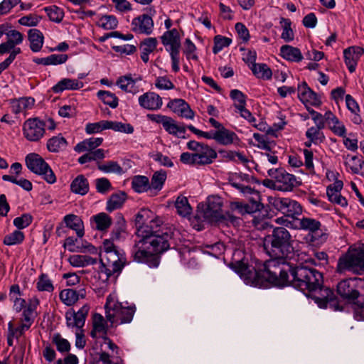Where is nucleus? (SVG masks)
I'll return each mask as SVG.
<instances>
[{
	"instance_id": "59",
	"label": "nucleus",
	"mask_w": 364,
	"mask_h": 364,
	"mask_svg": "<svg viewBox=\"0 0 364 364\" xmlns=\"http://www.w3.org/2000/svg\"><path fill=\"white\" fill-rule=\"evenodd\" d=\"M108 120H102L95 123H88L85 127V132L88 134L99 133L108 129Z\"/></svg>"
},
{
	"instance_id": "47",
	"label": "nucleus",
	"mask_w": 364,
	"mask_h": 364,
	"mask_svg": "<svg viewBox=\"0 0 364 364\" xmlns=\"http://www.w3.org/2000/svg\"><path fill=\"white\" fill-rule=\"evenodd\" d=\"M250 68L253 74L259 78L269 80L272 77V70L264 63H254Z\"/></svg>"
},
{
	"instance_id": "60",
	"label": "nucleus",
	"mask_w": 364,
	"mask_h": 364,
	"mask_svg": "<svg viewBox=\"0 0 364 364\" xmlns=\"http://www.w3.org/2000/svg\"><path fill=\"white\" fill-rule=\"evenodd\" d=\"M107 126L108 129H112L115 132H120L127 134H132L134 132L133 127L129 124L108 120Z\"/></svg>"
},
{
	"instance_id": "38",
	"label": "nucleus",
	"mask_w": 364,
	"mask_h": 364,
	"mask_svg": "<svg viewBox=\"0 0 364 364\" xmlns=\"http://www.w3.org/2000/svg\"><path fill=\"white\" fill-rule=\"evenodd\" d=\"M64 222L66 226L75 230L79 237L84 235V225L82 220L77 215L69 214L64 217Z\"/></svg>"
},
{
	"instance_id": "41",
	"label": "nucleus",
	"mask_w": 364,
	"mask_h": 364,
	"mask_svg": "<svg viewBox=\"0 0 364 364\" xmlns=\"http://www.w3.org/2000/svg\"><path fill=\"white\" fill-rule=\"evenodd\" d=\"M324 127L325 124H321L309 127L305 133L306 137L308 139H311L314 144H319L323 142L325 140V135L322 129Z\"/></svg>"
},
{
	"instance_id": "44",
	"label": "nucleus",
	"mask_w": 364,
	"mask_h": 364,
	"mask_svg": "<svg viewBox=\"0 0 364 364\" xmlns=\"http://www.w3.org/2000/svg\"><path fill=\"white\" fill-rule=\"evenodd\" d=\"M68 262L74 267H84L95 264L97 259L85 255H73L70 256Z\"/></svg>"
},
{
	"instance_id": "7",
	"label": "nucleus",
	"mask_w": 364,
	"mask_h": 364,
	"mask_svg": "<svg viewBox=\"0 0 364 364\" xmlns=\"http://www.w3.org/2000/svg\"><path fill=\"white\" fill-rule=\"evenodd\" d=\"M166 50L169 53L173 72L178 73L180 70V49L181 46V36L176 28L168 30L160 37Z\"/></svg>"
},
{
	"instance_id": "52",
	"label": "nucleus",
	"mask_w": 364,
	"mask_h": 364,
	"mask_svg": "<svg viewBox=\"0 0 364 364\" xmlns=\"http://www.w3.org/2000/svg\"><path fill=\"white\" fill-rule=\"evenodd\" d=\"M279 23L282 28L281 38L285 42H291L294 38V33L291 28V22L289 18H281Z\"/></svg>"
},
{
	"instance_id": "24",
	"label": "nucleus",
	"mask_w": 364,
	"mask_h": 364,
	"mask_svg": "<svg viewBox=\"0 0 364 364\" xmlns=\"http://www.w3.org/2000/svg\"><path fill=\"white\" fill-rule=\"evenodd\" d=\"M363 52V49L358 46L350 47L344 50L345 63L350 73H353L355 70L358 62Z\"/></svg>"
},
{
	"instance_id": "55",
	"label": "nucleus",
	"mask_w": 364,
	"mask_h": 364,
	"mask_svg": "<svg viewBox=\"0 0 364 364\" xmlns=\"http://www.w3.org/2000/svg\"><path fill=\"white\" fill-rule=\"evenodd\" d=\"M36 288L40 291L52 292L54 290L52 281L49 279L47 274H44L39 276L36 283Z\"/></svg>"
},
{
	"instance_id": "37",
	"label": "nucleus",
	"mask_w": 364,
	"mask_h": 364,
	"mask_svg": "<svg viewBox=\"0 0 364 364\" xmlns=\"http://www.w3.org/2000/svg\"><path fill=\"white\" fill-rule=\"evenodd\" d=\"M90 220L95 224V228L102 232L107 231L112 223L111 217L105 213L96 214Z\"/></svg>"
},
{
	"instance_id": "11",
	"label": "nucleus",
	"mask_w": 364,
	"mask_h": 364,
	"mask_svg": "<svg viewBox=\"0 0 364 364\" xmlns=\"http://www.w3.org/2000/svg\"><path fill=\"white\" fill-rule=\"evenodd\" d=\"M189 150L194 151L197 166H205L212 164L218 157L216 151L208 144L196 141H190L187 143Z\"/></svg>"
},
{
	"instance_id": "50",
	"label": "nucleus",
	"mask_w": 364,
	"mask_h": 364,
	"mask_svg": "<svg viewBox=\"0 0 364 364\" xmlns=\"http://www.w3.org/2000/svg\"><path fill=\"white\" fill-rule=\"evenodd\" d=\"M167 175L165 171H156L152 177L151 182L149 183L150 190H156L157 191L161 190L163 186L166 181Z\"/></svg>"
},
{
	"instance_id": "58",
	"label": "nucleus",
	"mask_w": 364,
	"mask_h": 364,
	"mask_svg": "<svg viewBox=\"0 0 364 364\" xmlns=\"http://www.w3.org/2000/svg\"><path fill=\"white\" fill-rule=\"evenodd\" d=\"M183 53L188 60H193L197 61L198 60L196 54V46L189 38H186L184 42Z\"/></svg>"
},
{
	"instance_id": "19",
	"label": "nucleus",
	"mask_w": 364,
	"mask_h": 364,
	"mask_svg": "<svg viewBox=\"0 0 364 364\" xmlns=\"http://www.w3.org/2000/svg\"><path fill=\"white\" fill-rule=\"evenodd\" d=\"M343 183L340 180H336L333 183L330 184L326 188V195L329 201L341 207L348 205L347 200L341 195Z\"/></svg>"
},
{
	"instance_id": "61",
	"label": "nucleus",
	"mask_w": 364,
	"mask_h": 364,
	"mask_svg": "<svg viewBox=\"0 0 364 364\" xmlns=\"http://www.w3.org/2000/svg\"><path fill=\"white\" fill-rule=\"evenodd\" d=\"M354 302V318L357 321H364V295H358Z\"/></svg>"
},
{
	"instance_id": "36",
	"label": "nucleus",
	"mask_w": 364,
	"mask_h": 364,
	"mask_svg": "<svg viewBox=\"0 0 364 364\" xmlns=\"http://www.w3.org/2000/svg\"><path fill=\"white\" fill-rule=\"evenodd\" d=\"M102 141L103 139L101 137H92L87 139L77 144L74 148V150L78 153L85 151L90 152L100 146L102 144Z\"/></svg>"
},
{
	"instance_id": "39",
	"label": "nucleus",
	"mask_w": 364,
	"mask_h": 364,
	"mask_svg": "<svg viewBox=\"0 0 364 364\" xmlns=\"http://www.w3.org/2000/svg\"><path fill=\"white\" fill-rule=\"evenodd\" d=\"M39 305V299L36 297L31 299L26 307L23 309L22 313V322L33 323L36 317V309Z\"/></svg>"
},
{
	"instance_id": "64",
	"label": "nucleus",
	"mask_w": 364,
	"mask_h": 364,
	"mask_svg": "<svg viewBox=\"0 0 364 364\" xmlns=\"http://www.w3.org/2000/svg\"><path fill=\"white\" fill-rule=\"evenodd\" d=\"M232 40L229 38L216 36L214 38V46L213 52L216 54L221 51L224 48L228 47L231 43Z\"/></svg>"
},
{
	"instance_id": "53",
	"label": "nucleus",
	"mask_w": 364,
	"mask_h": 364,
	"mask_svg": "<svg viewBox=\"0 0 364 364\" xmlns=\"http://www.w3.org/2000/svg\"><path fill=\"white\" fill-rule=\"evenodd\" d=\"M97 168L100 171L106 173H114L121 175L124 173L120 165L114 161H108L104 164H98Z\"/></svg>"
},
{
	"instance_id": "43",
	"label": "nucleus",
	"mask_w": 364,
	"mask_h": 364,
	"mask_svg": "<svg viewBox=\"0 0 364 364\" xmlns=\"http://www.w3.org/2000/svg\"><path fill=\"white\" fill-rule=\"evenodd\" d=\"M157 44L158 42L156 38H147L141 43V58L143 62L147 63L149 61V55L156 48Z\"/></svg>"
},
{
	"instance_id": "30",
	"label": "nucleus",
	"mask_w": 364,
	"mask_h": 364,
	"mask_svg": "<svg viewBox=\"0 0 364 364\" xmlns=\"http://www.w3.org/2000/svg\"><path fill=\"white\" fill-rule=\"evenodd\" d=\"M215 141L220 144L228 146L237 142L239 138L234 132L224 127L220 130H215Z\"/></svg>"
},
{
	"instance_id": "54",
	"label": "nucleus",
	"mask_w": 364,
	"mask_h": 364,
	"mask_svg": "<svg viewBox=\"0 0 364 364\" xmlns=\"http://www.w3.org/2000/svg\"><path fill=\"white\" fill-rule=\"evenodd\" d=\"M245 176L235 173L230 177L229 182L232 186L240 190L242 193L250 194L252 193L253 189L250 186H243L239 182V181L242 180Z\"/></svg>"
},
{
	"instance_id": "16",
	"label": "nucleus",
	"mask_w": 364,
	"mask_h": 364,
	"mask_svg": "<svg viewBox=\"0 0 364 364\" xmlns=\"http://www.w3.org/2000/svg\"><path fill=\"white\" fill-rule=\"evenodd\" d=\"M139 106L147 110L156 111L163 105L162 98L154 92H146L140 95L138 98Z\"/></svg>"
},
{
	"instance_id": "5",
	"label": "nucleus",
	"mask_w": 364,
	"mask_h": 364,
	"mask_svg": "<svg viewBox=\"0 0 364 364\" xmlns=\"http://www.w3.org/2000/svg\"><path fill=\"white\" fill-rule=\"evenodd\" d=\"M6 36V41L0 44V54L9 53V57L4 61L11 65L17 55L21 53V49L17 46L23 41V35L17 30L12 29L9 23L0 25V38Z\"/></svg>"
},
{
	"instance_id": "22",
	"label": "nucleus",
	"mask_w": 364,
	"mask_h": 364,
	"mask_svg": "<svg viewBox=\"0 0 364 364\" xmlns=\"http://www.w3.org/2000/svg\"><path fill=\"white\" fill-rule=\"evenodd\" d=\"M275 178L277 182L280 184L278 188L282 191H289L294 187L300 185V182L294 175L289 173L282 169L279 170L277 176H275Z\"/></svg>"
},
{
	"instance_id": "48",
	"label": "nucleus",
	"mask_w": 364,
	"mask_h": 364,
	"mask_svg": "<svg viewBox=\"0 0 364 364\" xmlns=\"http://www.w3.org/2000/svg\"><path fill=\"white\" fill-rule=\"evenodd\" d=\"M52 343L56 346L57 350L62 354L69 353L70 350L71 345L70 342L63 338L59 333L53 334Z\"/></svg>"
},
{
	"instance_id": "12",
	"label": "nucleus",
	"mask_w": 364,
	"mask_h": 364,
	"mask_svg": "<svg viewBox=\"0 0 364 364\" xmlns=\"http://www.w3.org/2000/svg\"><path fill=\"white\" fill-rule=\"evenodd\" d=\"M272 206L291 220L298 219L302 213L301 205L289 198H274L270 200Z\"/></svg>"
},
{
	"instance_id": "8",
	"label": "nucleus",
	"mask_w": 364,
	"mask_h": 364,
	"mask_svg": "<svg viewBox=\"0 0 364 364\" xmlns=\"http://www.w3.org/2000/svg\"><path fill=\"white\" fill-rule=\"evenodd\" d=\"M338 269L340 272L348 270L357 274H362L364 272V244L340 258Z\"/></svg>"
},
{
	"instance_id": "32",
	"label": "nucleus",
	"mask_w": 364,
	"mask_h": 364,
	"mask_svg": "<svg viewBox=\"0 0 364 364\" xmlns=\"http://www.w3.org/2000/svg\"><path fill=\"white\" fill-rule=\"evenodd\" d=\"M141 80V78L134 79L131 75L121 76L117 80V85L122 90L130 92L132 94H136L139 92V89L136 86V82Z\"/></svg>"
},
{
	"instance_id": "14",
	"label": "nucleus",
	"mask_w": 364,
	"mask_h": 364,
	"mask_svg": "<svg viewBox=\"0 0 364 364\" xmlns=\"http://www.w3.org/2000/svg\"><path fill=\"white\" fill-rule=\"evenodd\" d=\"M338 294L349 301L358 298L359 292L356 288V279H348L341 281L337 285Z\"/></svg>"
},
{
	"instance_id": "40",
	"label": "nucleus",
	"mask_w": 364,
	"mask_h": 364,
	"mask_svg": "<svg viewBox=\"0 0 364 364\" xmlns=\"http://www.w3.org/2000/svg\"><path fill=\"white\" fill-rule=\"evenodd\" d=\"M71 191L76 194L84 196L89 191V183L83 175L77 176L70 184Z\"/></svg>"
},
{
	"instance_id": "21",
	"label": "nucleus",
	"mask_w": 364,
	"mask_h": 364,
	"mask_svg": "<svg viewBox=\"0 0 364 364\" xmlns=\"http://www.w3.org/2000/svg\"><path fill=\"white\" fill-rule=\"evenodd\" d=\"M86 296V290L81 287L77 290L73 289H65L60 292V301L66 306H70L75 304L80 299Z\"/></svg>"
},
{
	"instance_id": "13",
	"label": "nucleus",
	"mask_w": 364,
	"mask_h": 364,
	"mask_svg": "<svg viewBox=\"0 0 364 364\" xmlns=\"http://www.w3.org/2000/svg\"><path fill=\"white\" fill-rule=\"evenodd\" d=\"M45 123L38 118H30L23 124V134L30 141H38L46 132Z\"/></svg>"
},
{
	"instance_id": "2",
	"label": "nucleus",
	"mask_w": 364,
	"mask_h": 364,
	"mask_svg": "<svg viewBox=\"0 0 364 364\" xmlns=\"http://www.w3.org/2000/svg\"><path fill=\"white\" fill-rule=\"evenodd\" d=\"M152 215V212L147 209H141L137 213L136 223L142 238L134 244L130 254L133 261L156 267L159 264V255L170 247L173 232L167 229L164 232V229L161 230V220L157 217H151Z\"/></svg>"
},
{
	"instance_id": "20",
	"label": "nucleus",
	"mask_w": 364,
	"mask_h": 364,
	"mask_svg": "<svg viewBox=\"0 0 364 364\" xmlns=\"http://www.w3.org/2000/svg\"><path fill=\"white\" fill-rule=\"evenodd\" d=\"M167 106L181 117L189 119L194 117V112L184 100L174 99L170 100Z\"/></svg>"
},
{
	"instance_id": "63",
	"label": "nucleus",
	"mask_w": 364,
	"mask_h": 364,
	"mask_svg": "<svg viewBox=\"0 0 364 364\" xmlns=\"http://www.w3.org/2000/svg\"><path fill=\"white\" fill-rule=\"evenodd\" d=\"M89 311V305L85 304L77 312L74 311V316L77 321V328L80 329L84 326Z\"/></svg>"
},
{
	"instance_id": "57",
	"label": "nucleus",
	"mask_w": 364,
	"mask_h": 364,
	"mask_svg": "<svg viewBox=\"0 0 364 364\" xmlns=\"http://www.w3.org/2000/svg\"><path fill=\"white\" fill-rule=\"evenodd\" d=\"M98 23L105 30H112L117 27L118 21L113 15H105L100 18Z\"/></svg>"
},
{
	"instance_id": "35",
	"label": "nucleus",
	"mask_w": 364,
	"mask_h": 364,
	"mask_svg": "<svg viewBox=\"0 0 364 364\" xmlns=\"http://www.w3.org/2000/svg\"><path fill=\"white\" fill-rule=\"evenodd\" d=\"M28 38L31 50L34 53L40 51L44 42L42 32L36 28L30 29L28 32Z\"/></svg>"
},
{
	"instance_id": "62",
	"label": "nucleus",
	"mask_w": 364,
	"mask_h": 364,
	"mask_svg": "<svg viewBox=\"0 0 364 364\" xmlns=\"http://www.w3.org/2000/svg\"><path fill=\"white\" fill-rule=\"evenodd\" d=\"M230 97L234 101V106L237 109L246 106V97L240 90L235 89L230 91Z\"/></svg>"
},
{
	"instance_id": "9",
	"label": "nucleus",
	"mask_w": 364,
	"mask_h": 364,
	"mask_svg": "<svg viewBox=\"0 0 364 364\" xmlns=\"http://www.w3.org/2000/svg\"><path fill=\"white\" fill-rule=\"evenodd\" d=\"M26 164L33 173L41 176L48 183L56 181V176L48 163L38 154L31 153L26 156Z\"/></svg>"
},
{
	"instance_id": "10",
	"label": "nucleus",
	"mask_w": 364,
	"mask_h": 364,
	"mask_svg": "<svg viewBox=\"0 0 364 364\" xmlns=\"http://www.w3.org/2000/svg\"><path fill=\"white\" fill-rule=\"evenodd\" d=\"M98 355L95 364H119L122 360L119 348L107 336H102Z\"/></svg>"
},
{
	"instance_id": "28",
	"label": "nucleus",
	"mask_w": 364,
	"mask_h": 364,
	"mask_svg": "<svg viewBox=\"0 0 364 364\" xmlns=\"http://www.w3.org/2000/svg\"><path fill=\"white\" fill-rule=\"evenodd\" d=\"M93 328L90 333V336L93 338H102L106 336L108 326L107 321L104 317L100 314H95L92 321Z\"/></svg>"
},
{
	"instance_id": "1",
	"label": "nucleus",
	"mask_w": 364,
	"mask_h": 364,
	"mask_svg": "<svg viewBox=\"0 0 364 364\" xmlns=\"http://www.w3.org/2000/svg\"><path fill=\"white\" fill-rule=\"evenodd\" d=\"M290 241L288 230L282 227L274 228L272 236L264 243V248L272 258L258 270L240 262L238 272L247 283L259 288H267L273 284L277 287L291 285L301 289H315L321 281V273L307 265L293 268L289 264L287 259L293 250Z\"/></svg>"
},
{
	"instance_id": "29",
	"label": "nucleus",
	"mask_w": 364,
	"mask_h": 364,
	"mask_svg": "<svg viewBox=\"0 0 364 364\" xmlns=\"http://www.w3.org/2000/svg\"><path fill=\"white\" fill-rule=\"evenodd\" d=\"M83 82L77 79L63 78L55 85L52 90L55 93H61L64 90H77L83 87Z\"/></svg>"
},
{
	"instance_id": "26",
	"label": "nucleus",
	"mask_w": 364,
	"mask_h": 364,
	"mask_svg": "<svg viewBox=\"0 0 364 364\" xmlns=\"http://www.w3.org/2000/svg\"><path fill=\"white\" fill-rule=\"evenodd\" d=\"M11 112L16 114L26 112L31 109L35 104V100L33 97H20L12 99L9 102Z\"/></svg>"
},
{
	"instance_id": "56",
	"label": "nucleus",
	"mask_w": 364,
	"mask_h": 364,
	"mask_svg": "<svg viewBox=\"0 0 364 364\" xmlns=\"http://www.w3.org/2000/svg\"><path fill=\"white\" fill-rule=\"evenodd\" d=\"M23 240L24 234L21 231L16 230L4 237V244L9 246L15 245L21 243Z\"/></svg>"
},
{
	"instance_id": "18",
	"label": "nucleus",
	"mask_w": 364,
	"mask_h": 364,
	"mask_svg": "<svg viewBox=\"0 0 364 364\" xmlns=\"http://www.w3.org/2000/svg\"><path fill=\"white\" fill-rule=\"evenodd\" d=\"M154 21L151 16L142 14L134 18L132 22V31L136 33L149 35L152 33Z\"/></svg>"
},
{
	"instance_id": "23",
	"label": "nucleus",
	"mask_w": 364,
	"mask_h": 364,
	"mask_svg": "<svg viewBox=\"0 0 364 364\" xmlns=\"http://www.w3.org/2000/svg\"><path fill=\"white\" fill-rule=\"evenodd\" d=\"M298 97L306 105L318 106L321 104L316 93L311 90L305 82L298 87Z\"/></svg>"
},
{
	"instance_id": "49",
	"label": "nucleus",
	"mask_w": 364,
	"mask_h": 364,
	"mask_svg": "<svg viewBox=\"0 0 364 364\" xmlns=\"http://www.w3.org/2000/svg\"><path fill=\"white\" fill-rule=\"evenodd\" d=\"M97 97L103 102L104 104L114 109L118 106L119 100L115 94L106 90H99L97 93Z\"/></svg>"
},
{
	"instance_id": "33",
	"label": "nucleus",
	"mask_w": 364,
	"mask_h": 364,
	"mask_svg": "<svg viewBox=\"0 0 364 364\" xmlns=\"http://www.w3.org/2000/svg\"><path fill=\"white\" fill-rule=\"evenodd\" d=\"M280 55L285 60L299 63L304 58L301 50L296 47L289 45H284L280 48Z\"/></svg>"
},
{
	"instance_id": "45",
	"label": "nucleus",
	"mask_w": 364,
	"mask_h": 364,
	"mask_svg": "<svg viewBox=\"0 0 364 364\" xmlns=\"http://www.w3.org/2000/svg\"><path fill=\"white\" fill-rule=\"evenodd\" d=\"M345 165L353 173H358L363 168V161L361 157L348 154L344 156Z\"/></svg>"
},
{
	"instance_id": "42",
	"label": "nucleus",
	"mask_w": 364,
	"mask_h": 364,
	"mask_svg": "<svg viewBox=\"0 0 364 364\" xmlns=\"http://www.w3.org/2000/svg\"><path fill=\"white\" fill-rule=\"evenodd\" d=\"M46 146L49 151L56 153L65 150L68 146V142L61 134H58L50 138Z\"/></svg>"
},
{
	"instance_id": "17",
	"label": "nucleus",
	"mask_w": 364,
	"mask_h": 364,
	"mask_svg": "<svg viewBox=\"0 0 364 364\" xmlns=\"http://www.w3.org/2000/svg\"><path fill=\"white\" fill-rule=\"evenodd\" d=\"M222 200L218 196H211L208 198L206 208L203 213V217L209 220H218L222 218L221 208Z\"/></svg>"
},
{
	"instance_id": "27",
	"label": "nucleus",
	"mask_w": 364,
	"mask_h": 364,
	"mask_svg": "<svg viewBox=\"0 0 364 364\" xmlns=\"http://www.w3.org/2000/svg\"><path fill=\"white\" fill-rule=\"evenodd\" d=\"M324 119L329 129L337 136L344 137L346 129L344 124L331 111L324 114Z\"/></svg>"
},
{
	"instance_id": "25",
	"label": "nucleus",
	"mask_w": 364,
	"mask_h": 364,
	"mask_svg": "<svg viewBox=\"0 0 364 364\" xmlns=\"http://www.w3.org/2000/svg\"><path fill=\"white\" fill-rule=\"evenodd\" d=\"M77 243L78 240L77 238L68 237L65 239L63 246L71 252H89L91 254H97L96 247L91 244L86 242L85 245H79Z\"/></svg>"
},
{
	"instance_id": "51",
	"label": "nucleus",
	"mask_w": 364,
	"mask_h": 364,
	"mask_svg": "<svg viewBox=\"0 0 364 364\" xmlns=\"http://www.w3.org/2000/svg\"><path fill=\"white\" fill-rule=\"evenodd\" d=\"M175 207L178 215L186 217L191 213V207L186 197L180 196L177 198Z\"/></svg>"
},
{
	"instance_id": "34",
	"label": "nucleus",
	"mask_w": 364,
	"mask_h": 364,
	"mask_svg": "<svg viewBox=\"0 0 364 364\" xmlns=\"http://www.w3.org/2000/svg\"><path fill=\"white\" fill-rule=\"evenodd\" d=\"M127 196L124 191H118L110 196L107 201L106 210L111 213L121 208L126 201Z\"/></svg>"
},
{
	"instance_id": "15",
	"label": "nucleus",
	"mask_w": 364,
	"mask_h": 364,
	"mask_svg": "<svg viewBox=\"0 0 364 364\" xmlns=\"http://www.w3.org/2000/svg\"><path fill=\"white\" fill-rule=\"evenodd\" d=\"M321 275H322L321 274ZM323 283V276H321V281L319 283V284L314 289H301L300 288H297L301 291H308L309 292L316 291L317 290H319L318 294L319 295H315L314 296V300L316 303L318 304L319 307L321 308H326L328 306V304H329L331 305V303L334 301L335 295L333 291L329 289V288H324L321 289V284Z\"/></svg>"
},
{
	"instance_id": "31",
	"label": "nucleus",
	"mask_w": 364,
	"mask_h": 364,
	"mask_svg": "<svg viewBox=\"0 0 364 364\" xmlns=\"http://www.w3.org/2000/svg\"><path fill=\"white\" fill-rule=\"evenodd\" d=\"M163 127L169 134L178 138H185L186 127L183 124L177 123L170 117H167Z\"/></svg>"
},
{
	"instance_id": "4",
	"label": "nucleus",
	"mask_w": 364,
	"mask_h": 364,
	"mask_svg": "<svg viewBox=\"0 0 364 364\" xmlns=\"http://www.w3.org/2000/svg\"><path fill=\"white\" fill-rule=\"evenodd\" d=\"M105 309L106 318L112 326L129 323L136 311L134 304L119 302L112 295L107 296Z\"/></svg>"
},
{
	"instance_id": "46",
	"label": "nucleus",
	"mask_w": 364,
	"mask_h": 364,
	"mask_svg": "<svg viewBox=\"0 0 364 364\" xmlns=\"http://www.w3.org/2000/svg\"><path fill=\"white\" fill-rule=\"evenodd\" d=\"M132 187L136 193H144L150 190L149 180L144 176H135L132 181Z\"/></svg>"
},
{
	"instance_id": "6",
	"label": "nucleus",
	"mask_w": 364,
	"mask_h": 364,
	"mask_svg": "<svg viewBox=\"0 0 364 364\" xmlns=\"http://www.w3.org/2000/svg\"><path fill=\"white\" fill-rule=\"evenodd\" d=\"M294 229L307 231L306 240L311 245L318 246L324 243L327 235L321 228L319 220L309 217L294 219Z\"/></svg>"
},
{
	"instance_id": "3",
	"label": "nucleus",
	"mask_w": 364,
	"mask_h": 364,
	"mask_svg": "<svg viewBox=\"0 0 364 364\" xmlns=\"http://www.w3.org/2000/svg\"><path fill=\"white\" fill-rule=\"evenodd\" d=\"M100 263L99 278L105 282L115 273H120L123 267L129 264L125 252L114 245L112 240H105L100 253Z\"/></svg>"
}]
</instances>
